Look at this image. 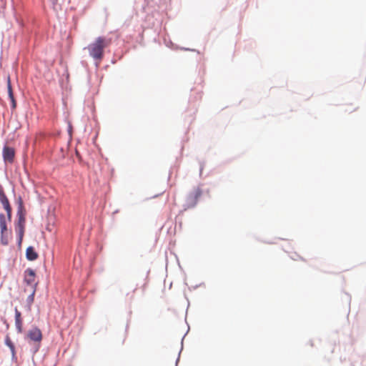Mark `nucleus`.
Segmentation results:
<instances>
[{"mask_svg":"<svg viewBox=\"0 0 366 366\" xmlns=\"http://www.w3.org/2000/svg\"><path fill=\"white\" fill-rule=\"evenodd\" d=\"M110 43V39H107L105 37L99 36L97 38L95 41L87 47L90 56L96 60L101 61L104 56V49L107 47Z\"/></svg>","mask_w":366,"mask_h":366,"instance_id":"f257e3e1","label":"nucleus"},{"mask_svg":"<svg viewBox=\"0 0 366 366\" xmlns=\"http://www.w3.org/2000/svg\"><path fill=\"white\" fill-rule=\"evenodd\" d=\"M18 221L15 224V230L19 236V242L21 241L22 237L24 233L25 228V212H24L21 209L18 211Z\"/></svg>","mask_w":366,"mask_h":366,"instance_id":"f03ea898","label":"nucleus"},{"mask_svg":"<svg viewBox=\"0 0 366 366\" xmlns=\"http://www.w3.org/2000/svg\"><path fill=\"white\" fill-rule=\"evenodd\" d=\"M11 222V218H9L8 214H0V229L1 241L4 244H7V237L9 234V231L7 229V223Z\"/></svg>","mask_w":366,"mask_h":366,"instance_id":"7ed1b4c3","label":"nucleus"},{"mask_svg":"<svg viewBox=\"0 0 366 366\" xmlns=\"http://www.w3.org/2000/svg\"><path fill=\"white\" fill-rule=\"evenodd\" d=\"M24 282L29 287V289L36 290L37 282H36L35 272L31 269H27L24 272Z\"/></svg>","mask_w":366,"mask_h":366,"instance_id":"20e7f679","label":"nucleus"},{"mask_svg":"<svg viewBox=\"0 0 366 366\" xmlns=\"http://www.w3.org/2000/svg\"><path fill=\"white\" fill-rule=\"evenodd\" d=\"M202 189L199 187L194 188L193 190L188 194V203L192 205H195L199 198L202 196Z\"/></svg>","mask_w":366,"mask_h":366,"instance_id":"39448f33","label":"nucleus"},{"mask_svg":"<svg viewBox=\"0 0 366 366\" xmlns=\"http://www.w3.org/2000/svg\"><path fill=\"white\" fill-rule=\"evenodd\" d=\"M0 202L2 204L4 209L6 211L9 218H11V207L10 206L9 199L2 189H0Z\"/></svg>","mask_w":366,"mask_h":366,"instance_id":"423d86ee","label":"nucleus"},{"mask_svg":"<svg viewBox=\"0 0 366 366\" xmlns=\"http://www.w3.org/2000/svg\"><path fill=\"white\" fill-rule=\"evenodd\" d=\"M28 337L34 342H40L42 340V334L41 330L37 327H34L28 332Z\"/></svg>","mask_w":366,"mask_h":366,"instance_id":"0eeeda50","label":"nucleus"},{"mask_svg":"<svg viewBox=\"0 0 366 366\" xmlns=\"http://www.w3.org/2000/svg\"><path fill=\"white\" fill-rule=\"evenodd\" d=\"M14 149L9 147H4L3 149V157L5 162H13L14 159Z\"/></svg>","mask_w":366,"mask_h":366,"instance_id":"6e6552de","label":"nucleus"},{"mask_svg":"<svg viewBox=\"0 0 366 366\" xmlns=\"http://www.w3.org/2000/svg\"><path fill=\"white\" fill-rule=\"evenodd\" d=\"M15 325L18 332L21 333L23 322L21 312L17 310V308H15Z\"/></svg>","mask_w":366,"mask_h":366,"instance_id":"1a4fd4ad","label":"nucleus"},{"mask_svg":"<svg viewBox=\"0 0 366 366\" xmlns=\"http://www.w3.org/2000/svg\"><path fill=\"white\" fill-rule=\"evenodd\" d=\"M5 344L9 347L11 350V354L13 356L15 355L16 351H15V347L14 343L12 342L10 337L9 335L6 336L5 338Z\"/></svg>","mask_w":366,"mask_h":366,"instance_id":"9d476101","label":"nucleus"},{"mask_svg":"<svg viewBox=\"0 0 366 366\" xmlns=\"http://www.w3.org/2000/svg\"><path fill=\"white\" fill-rule=\"evenodd\" d=\"M36 289L35 288H33V289H29V292H30V295H29V297H27V300H26V302H27V304L29 305V307L30 308L31 305H32V303L34 302V295L36 293Z\"/></svg>","mask_w":366,"mask_h":366,"instance_id":"9b49d317","label":"nucleus"},{"mask_svg":"<svg viewBox=\"0 0 366 366\" xmlns=\"http://www.w3.org/2000/svg\"><path fill=\"white\" fill-rule=\"evenodd\" d=\"M7 89H8V94L9 98L14 97L12 88H11V79L10 77L8 76L7 78Z\"/></svg>","mask_w":366,"mask_h":366,"instance_id":"f8f14e48","label":"nucleus"},{"mask_svg":"<svg viewBox=\"0 0 366 366\" xmlns=\"http://www.w3.org/2000/svg\"><path fill=\"white\" fill-rule=\"evenodd\" d=\"M26 258L29 261H34L37 259L38 257V253H26Z\"/></svg>","mask_w":366,"mask_h":366,"instance_id":"ddd939ff","label":"nucleus"},{"mask_svg":"<svg viewBox=\"0 0 366 366\" xmlns=\"http://www.w3.org/2000/svg\"><path fill=\"white\" fill-rule=\"evenodd\" d=\"M9 99H11V107H12V108L15 109L16 107V103L14 97H10Z\"/></svg>","mask_w":366,"mask_h":366,"instance_id":"4468645a","label":"nucleus"},{"mask_svg":"<svg viewBox=\"0 0 366 366\" xmlns=\"http://www.w3.org/2000/svg\"><path fill=\"white\" fill-rule=\"evenodd\" d=\"M26 252H34V249H33V247H29L26 249Z\"/></svg>","mask_w":366,"mask_h":366,"instance_id":"2eb2a0df","label":"nucleus"},{"mask_svg":"<svg viewBox=\"0 0 366 366\" xmlns=\"http://www.w3.org/2000/svg\"><path fill=\"white\" fill-rule=\"evenodd\" d=\"M46 229H47L49 231H50V232H51V231H52V228H51L50 226H48V227H46Z\"/></svg>","mask_w":366,"mask_h":366,"instance_id":"dca6fc26","label":"nucleus"}]
</instances>
